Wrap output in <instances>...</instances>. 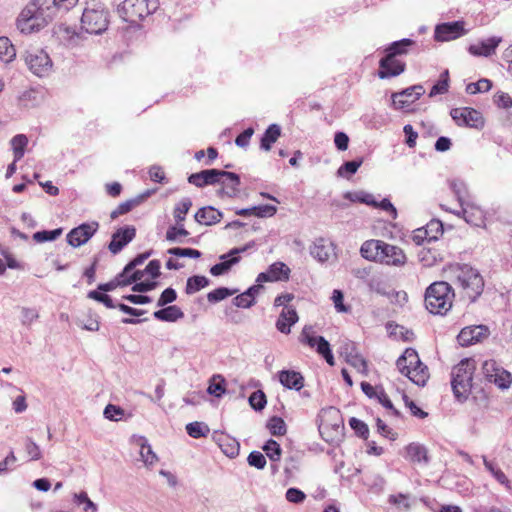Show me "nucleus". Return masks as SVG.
Segmentation results:
<instances>
[{
    "label": "nucleus",
    "mask_w": 512,
    "mask_h": 512,
    "mask_svg": "<svg viewBox=\"0 0 512 512\" xmlns=\"http://www.w3.org/2000/svg\"><path fill=\"white\" fill-rule=\"evenodd\" d=\"M450 187H451L452 191L454 192V194L456 195L459 204L462 203V201L466 200L465 196L467 194V187L463 181L452 180L450 182Z\"/></svg>",
    "instance_id": "052dcab7"
},
{
    "label": "nucleus",
    "mask_w": 512,
    "mask_h": 512,
    "mask_svg": "<svg viewBox=\"0 0 512 512\" xmlns=\"http://www.w3.org/2000/svg\"><path fill=\"white\" fill-rule=\"evenodd\" d=\"M224 177L231 180L233 187L238 183V174L218 169H208L193 173L188 177V182L196 187H204L207 185L224 183Z\"/></svg>",
    "instance_id": "6e6552de"
},
{
    "label": "nucleus",
    "mask_w": 512,
    "mask_h": 512,
    "mask_svg": "<svg viewBox=\"0 0 512 512\" xmlns=\"http://www.w3.org/2000/svg\"><path fill=\"white\" fill-rule=\"evenodd\" d=\"M27 144L28 138L24 134H18L11 139L15 161H19L24 156Z\"/></svg>",
    "instance_id": "c9c22d12"
},
{
    "label": "nucleus",
    "mask_w": 512,
    "mask_h": 512,
    "mask_svg": "<svg viewBox=\"0 0 512 512\" xmlns=\"http://www.w3.org/2000/svg\"><path fill=\"white\" fill-rule=\"evenodd\" d=\"M452 286L445 281L432 283L425 292V306L432 314L445 315L454 299Z\"/></svg>",
    "instance_id": "f03ea898"
},
{
    "label": "nucleus",
    "mask_w": 512,
    "mask_h": 512,
    "mask_svg": "<svg viewBox=\"0 0 512 512\" xmlns=\"http://www.w3.org/2000/svg\"><path fill=\"white\" fill-rule=\"evenodd\" d=\"M419 261L425 267H432L443 261V255L436 248L423 247L418 253Z\"/></svg>",
    "instance_id": "c756f323"
},
{
    "label": "nucleus",
    "mask_w": 512,
    "mask_h": 512,
    "mask_svg": "<svg viewBox=\"0 0 512 512\" xmlns=\"http://www.w3.org/2000/svg\"><path fill=\"white\" fill-rule=\"evenodd\" d=\"M492 82L489 79L483 78L475 83H469L466 86V92L468 94H477L482 92H487L491 89Z\"/></svg>",
    "instance_id": "8fccbe9b"
},
{
    "label": "nucleus",
    "mask_w": 512,
    "mask_h": 512,
    "mask_svg": "<svg viewBox=\"0 0 512 512\" xmlns=\"http://www.w3.org/2000/svg\"><path fill=\"white\" fill-rule=\"evenodd\" d=\"M136 235V229L133 226L118 229L113 235L109 243V251L112 254L119 253L128 243H130Z\"/></svg>",
    "instance_id": "f3484780"
},
{
    "label": "nucleus",
    "mask_w": 512,
    "mask_h": 512,
    "mask_svg": "<svg viewBox=\"0 0 512 512\" xmlns=\"http://www.w3.org/2000/svg\"><path fill=\"white\" fill-rule=\"evenodd\" d=\"M460 207V210L451 212L458 217H462L468 224L480 227L484 223V213L479 206L465 200L460 203Z\"/></svg>",
    "instance_id": "ddd939ff"
},
{
    "label": "nucleus",
    "mask_w": 512,
    "mask_h": 512,
    "mask_svg": "<svg viewBox=\"0 0 512 512\" xmlns=\"http://www.w3.org/2000/svg\"><path fill=\"white\" fill-rule=\"evenodd\" d=\"M141 202V197L130 199L125 202L120 203L115 210H113L110 214L112 219H116L120 215L126 214L131 211L135 206H137Z\"/></svg>",
    "instance_id": "a18cd8bd"
},
{
    "label": "nucleus",
    "mask_w": 512,
    "mask_h": 512,
    "mask_svg": "<svg viewBox=\"0 0 512 512\" xmlns=\"http://www.w3.org/2000/svg\"><path fill=\"white\" fill-rule=\"evenodd\" d=\"M344 197L352 202H361L371 206L377 205V201L374 199V196L363 191L347 192Z\"/></svg>",
    "instance_id": "a19ab883"
},
{
    "label": "nucleus",
    "mask_w": 512,
    "mask_h": 512,
    "mask_svg": "<svg viewBox=\"0 0 512 512\" xmlns=\"http://www.w3.org/2000/svg\"><path fill=\"white\" fill-rule=\"evenodd\" d=\"M39 318V313L36 309L23 307L21 309V323L24 326H30L34 321Z\"/></svg>",
    "instance_id": "680f3d73"
},
{
    "label": "nucleus",
    "mask_w": 512,
    "mask_h": 512,
    "mask_svg": "<svg viewBox=\"0 0 512 512\" xmlns=\"http://www.w3.org/2000/svg\"><path fill=\"white\" fill-rule=\"evenodd\" d=\"M238 292V289H228L225 287L217 288L208 293L207 299L209 302L216 303L225 298L232 296Z\"/></svg>",
    "instance_id": "de8ad7c7"
},
{
    "label": "nucleus",
    "mask_w": 512,
    "mask_h": 512,
    "mask_svg": "<svg viewBox=\"0 0 512 512\" xmlns=\"http://www.w3.org/2000/svg\"><path fill=\"white\" fill-rule=\"evenodd\" d=\"M16 55L14 46L7 37H0V59L3 62H10Z\"/></svg>",
    "instance_id": "58836bf2"
},
{
    "label": "nucleus",
    "mask_w": 512,
    "mask_h": 512,
    "mask_svg": "<svg viewBox=\"0 0 512 512\" xmlns=\"http://www.w3.org/2000/svg\"><path fill=\"white\" fill-rule=\"evenodd\" d=\"M396 366L399 372L408 377L418 386H424L429 378V372L413 348L405 349L404 353L397 359Z\"/></svg>",
    "instance_id": "7ed1b4c3"
},
{
    "label": "nucleus",
    "mask_w": 512,
    "mask_h": 512,
    "mask_svg": "<svg viewBox=\"0 0 512 512\" xmlns=\"http://www.w3.org/2000/svg\"><path fill=\"white\" fill-rule=\"evenodd\" d=\"M225 380L220 375H214L209 383L207 392L216 397H220L225 392Z\"/></svg>",
    "instance_id": "09e8293b"
},
{
    "label": "nucleus",
    "mask_w": 512,
    "mask_h": 512,
    "mask_svg": "<svg viewBox=\"0 0 512 512\" xmlns=\"http://www.w3.org/2000/svg\"><path fill=\"white\" fill-rule=\"evenodd\" d=\"M482 459H483V463L485 465V468L493 475V477L500 484H503V485H508L509 484V480H508L507 476L504 474V472L500 468H498L492 462L488 461L486 456H482Z\"/></svg>",
    "instance_id": "49530a36"
},
{
    "label": "nucleus",
    "mask_w": 512,
    "mask_h": 512,
    "mask_svg": "<svg viewBox=\"0 0 512 512\" xmlns=\"http://www.w3.org/2000/svg\"><path fill=\"white\" fill-rule=\"evenodd\" d=\"M189 232L184 228L183 224L170 226L166 231V240L169 242L182 243L181 237H187Z\"/></svg>",
    "instance_id": "ea45409f"
},
{
    "label": "nucleus",
    "mask_w": 512,
    "mask_h": 512,
    "mask_svg": "<svg viewBox=\"0 0 512 512\" xmlns=\"http://www.w3.org/2000/svg\"><path fill=\"white\" fill-rule=\"evenodd\" d=\"M247 461L250 466L256 467L257 469H263L266 465V458L259 451H252L249 454Z\"/></svg>",
    "instance_id": "69168bd1"
},
{
    "label": "nucleus",
    "mask_w": 512,
    "mask_h": 512,
    "mask_svg": "<svg viewBox=\"0 0 512 512\" xmlns=\"http://www.w3.org/2000/svg\"><path fill=\"white\" fill-rule=\"evenodd\" d=\"M62 234V229L57 228L51 231H38L34 233L33 239L36 242H46V241H53L56 240L60 235Z\"/></svg>",
    "instance_id": "6e6d98bb"
},
{
    "label": "nucleus",
    "mask_w": 512,
    "mask_h": 512,
    "mask_svg": "<svg viewBox=\"0 0 512 512\" xmlns=\"http://www.w3.org/2000/svg\"><path fill=\"white\" fill-rule=\"evenodd\" d=\"M186 431L192 438L205 437L209 433V427L201 422H191L186 425Z\"/></svg>",
    "instance_id": "37998d69"
},
{
    "label": "nucleus",
    "mask_w": 512,
    "mask_h": 512,
    "mask_svg": "<svg viewBox=\"0 0 512 512\" xmlns=\"http://www.w3.org/2000/svg\"><path fill=\"white\" fill-rule=\"evenodd\" d=\"M368 287L371 291L382 296H388L386 283L379 277H372L368 280Z\"/></svg>",
    "instance_id": "13d9d810"
},
{
    "label": "nucleus",
    "mask_w": 512,
    "mask_h": 512,
    "mask_svg": "<svg viewBox=\"0 0 512 512\" xmlns=\"http://www.w3.org/2000/svg\"><path fill=\"white\" fill-rule=\"evenodd\" d=\"M209 284V279L205 276H192L189 277L186 284V293L187 294H194L201 290L202 288H205Z\"/></svg>",
    "instance_id": "4c0bfd02"
},
{
    "label": "nucleus",
    "mask_w": 512,
    "mask_h": 512,
    "mask_svg": "<svg viewBox=\"0 0 512 512\" xmlns=\"http://www.w3.org/2000/svg\"><path fill=\"white\" fill-rule=\"evenodd\" d=\"M494 103L499 108L509 109L512 107V98L509 96L508 93L498 92L494 96Z\"/></svg>",
    "instance_id": "774afa93"
},
{
    "label": "nucleus",
    "mask_w": 512,
    "mask_h": 512,
    "mask_svg": "<svg viewBox=\"0 0 512 512\" xmlns=\"http://www.w3.org/2000/svg\"><path fill=\"white\" fill-rule=\"evenodd\" d=\"M153 316L160 321L176 322L184 317V313L178 306L172 305L155 311Z\"/></svg>",
    "instance_id": "bb28decb"
},
{
    "label": "nucleus",
    "mask_w": 512,
    "mask_h": 512,
    "mask_svg": "<svg viewBox=\"0 0 512 512\" xmlns=\"http://www.w3.org/2000/svg\"><path fill=\"white\" fill-rule=\"evenodd\" d=\"M378 76L381 79L395 77L400 75L405 70V63L399 61L394 56V53H387L379 62Z\"/></svg>",
    "instance_id": "2eb2a0df"
},
{
    "label": "nucleus",
    "mask_w": 512,
    "mask_h": 512,
    "mask_svg": "<svg viewBox=\"0 0 512 512\" xmlns=\"http://www.w3.org/2000/svg\"><path fill=\"white\" fill-rule=\"evenodd\" d=\"M25 62L30 71L39 77L48 75L52 69V61L49 55L42 49L26 51Z\"/></svg>",
    "instance_id": "1a4fd4ad"
},
{
    "label": "nucleus",
    "mask_w": 512,
    "mask_h": 512,
    "mask_svg": "<svg viewBox=\"0 0 512 512\" xmlns=\"http://www.w3.org/2000/svg\"><path fill=\"white\" fill-rule=\"evenodd\" d=\"M39 0L30 2L20 13L17 19V27L24 34H30L42 29L51 14H44V8L39 6Z\"/></svg>",
    "instance_id": "20e7f679"
},
{
    "label": "nucleus",
    "mask_w": 512,
    "mask_h": 512,
    "mask_svg": "<svg viewBox=\"0 0 512 512\" xmlns=\"http://www.w3.org/2000/svg\"><path fill=\"white\" fill-rule=\"evenodd\" d=\"M406 458L414 463H427V450L419 443H410L405 447Z\"/></svg>",
    "instance_id": "cd10ccee"
},
{
    "label": "nucleus",
    "mask_w": 512,
    "mask_h": 512,
    "mask_svg": "<svg viewBox=\"0 0 512 512\" xmlns=\"http://www.w3.org/2000/svg\"><path fill=\"white\" fill-rule=\"evenodd\" d=\"M218 445L222 452L230 458H234L239 454V442L228 435L222 434L218 438Z\"/></svg>",
    "instance_id": "c85d7f7f"
},
{
    "label": "nucleus",
    "mask_w": 512,
    "mask_h": 512,
    "mask_svg": "<svg viewBox=\"0 0 512 512\" xmlns=\"http://www.w3.org/2000/svg\"><path fill=\"white\" fill-rule=\"evenodd\" d=\"M263 450L271 461H279L281 458V447L275 440H268L263 446Z\"/></svg>",
    "instance_id": "5fc2aeb1"
},
{
    "label": "nucleus",
    "mask_w": 512,
    "mask_h": 512,
    "mask_svg": "<svg viewBox=\"0 0 512 512\" xmlns=\"http://www.w3.org/2000/svg\"><path fill=\"white\" fill-rule=\"evenodd\" d=\"M474 361L464 359L452 370V389L457 398H466L471 387L474 373Z\"/></svg>",
    "instance_id": "0eeeda50"
},
{
    "label": "nucleus",
    "mask_w": 512,
    "mask_h": 512,
    "mask_svg": "<svg viewBox=\"0 0 512 512\" xmlns=\"http://www.w3.org/2000/svg\"><path fill=\"white\" fill-rule=\"evenodd\" d=\"M501 37H490L479 43L472 44L469 46L468 51L473 56L489 57L495 53L496 48L501 43Z\"/></svg>",
    "instance_id": "aec40b11"
},
{
    "label": "nucleus",
    "mask_w": 512,
    "mask_h": 512,
    "mask_svg": "<svg viewBox=\"0 0 512 512\" xmlns=\"http://www.w3.org/2000/svg\"><path fill=\"white\" fill-rule=\"evenodd\" d=\"M488 335L489 329L487 326H468L460 331L457 340L461 346H470L487 338Z\"/></svg>",
    "instance_id": "4468645a"
},
{
    "label": "nucleus",
    "mask_w": 512,
    "mask_h": 512,
    "mask_svg": "<svg viewBox=\"0 0 512 512\" xmlns=\"http://www.w3.org/2000/svg\"><path fill=\"white\" fill-rule=\"evenodd\" d=\"M279 381L284 387L288 389H295L297 391L302 389L304 386L303 376L299 372L293 370L280 371Z\"/></svg>",
    "instance_id": "b1692460"
},
{
    "label": "nucleus",
    "mask_w": 512,
    "mask_h": 512,
    "mask_svg": "<svg viewBox=\"0 0 512 512\" xmlns=\"http://www.w3.org/2000/svg\"><path fill=\"white\" fill-rule=\"evenodd\" d=\"M298 321V314L293 307H284L276 321V328L283 334L291 332V326Z\"/></svg>",
    "instance_id": "412c9836"
},
{
    "label": "nucleus",
    "mask_w": 512,
    "mask_h": 512,
    "mask_svg": "<svg viewBox=\"0 0 512 512\" xmlns=\"http://www.w3.org/2000/svg\"><path fill=\"white\" fill-rule=\"evenodd\" d=\"M413 44L411 39H402L400 41L393 42L387 49L386 53H394V56L402 55L407 52V48Z\"/></svg>",
    "instance_id": "864d4df0"
},
{
    "label": "nucleus",
    "mask_w": 512,
    "mask_h": 512,
    "mask_svg": "<svg viewBox=\"0 0 512 512\" xmlns=\"http://www.w3.org/2000/svg\"><path fill=\"white\" fill-rule=\"evenodd\" d=\"M1 387H9L14 391L20 392V394L15 398V400L12 403L13 410L15 413H23L27 409V403H26V396L24 392L19 389L18 387L14 386L13 384L9 382H1Z\"/></svg>",
    "instance_id": "f704fd0d"
},
{
    "label": "nucleus",
    "mask_w": 512,
    "mask_h": 512,
    "mask_svg": "<svg viewBox=\"0 0 512 512\" xmlns=\"http://www.w3.org/2000/svg\"><path fill=\"white\" fill-rule=\"evenodd\" d=\"M192 207V201L189 197H183L173 209V217L177 225L183 224L187 213Z\"/></svg>",
    "instance_id": "473e14b6"
},
{
    "label": "nucleus",
    "mask_w": 512,
    "mask_h": 512,
    "mask_svg": "<svg viewBox=\"0 0 512 512\" xmlns=\"http://www.w3.org/2000/svg\"><path fill=\"white\" fill-rule=\"evenodd\" d=\"M449 73L448 70H445L441 73L440 79L437 81L436 84L433 85V87L430 90L429 96L433 97L438 94H444L448 91L449 87Z\"/></svg>",
    "instance_id": "c03bdc74"
},
{
    "label": "nucleus",
    "mask_w": 512,
    "mask_h": 512,
    "mask_svg": "<svg viewBox=\"0 0 512 512\" xmlns=\"http://www.w3.org/2000/svg\"><path fill=\"white\" fill-rule=\"evenodd\" d=\"M268 271L273 281L287 280L290 274L289 267L283 262L273 263L270 265Z\"/></svg>",
    "instance_id": "72a5a7b5"
},
{
    "label": "nucleus",
    "mask_w": 512,
    "mask_h": 512,
    "mask_svg": "<svg viewBox=\"0 0 512 512\" xmlns=\"http://www.w3.org/2000/svg\"><path fill=\"white\" fill-rule=\"evenodd\" d=\"M318 341L319 342H318L317 346L315 347L317 353L320 354L321 356H323L324 359L326 360V362L330 366H334L335 361H334V357H333L329 342L324 337H320V339Z\"/></svg>",
    "instance_id": "79ce46f5"
},
{
    "label": "nucleus",
    "mask_w": 512,
    "mask_h": 512,
    "mask_svg": "<svg viewBox=\"0 0 512 512\" xmlns=\"http://www.w3.org/2000/svg\"><path fill=\"white\" fill-rule=\"evenodd\" d=\"M425 92L421 85L409 87L402 92L392 95L393 104L398 109H403L411 103L415 102Z\"/></svg>",
    "instance_id": "a211bd4d"
},
{
    "label": "nucleus",
    "mask_w": 512,
    "mask_h": 512,
    "mask_svg": "<svg viewBox=\"0 0 512 512\" xmlns=\"http://www.w3.org/2000/svg\"><path fill=\"white\" fill-rule=\"evenodd\" d=\"M167 252H168V254L177 256V257L199 258L201 256L200 251H198L196 249H192V248L175 247V248L168 249Z\"/></svg>",
    "instance_id": "bf43d9fd"
},
{
    "label": "nucleus",
    "mask_w": 512,
    "mask_h": 512,
    "mask_svg": "<svg viewBox=\"0 0 512 512\" xmlns=\"http://www.w3.org/2000/svg\"><path fill=\"white\" fill-rule=\"evenodd\" d=\"M332 252V244L323 238L317 239L310 248L311 255L319 262H325L329 259Z\"/></svg>",
    "instance_id": "a878e982"
},
{
    "label": "nucleus",
    "mask_w": 512,
    "mask_h": 512,
    "mask_svg": "<svg viewBox=\"0 0 512 512\" xmlns=\"http://www.w3.org/2000/svg\"><path fill=\"white\" fill-rule=\"evenodd\" d=\"M82 28L90 34H101L109 24V12L100 2L87 3L82 18Z\"/></svg>",
    "instance_id": "39448f33"
},
{
    "label": "nucleus",
    "mask_w": 512,
    "mask_h": 512,
    "mask_svg": "<svg viewBox=\"0 0 512 512\" xmlns=\"http://www.w3.org/2000/svg\"><path fill=\"white\" fill-rule=\"evenodd\" d=\"M222 262L215 264L211 267L210 273L213 276H220L226 273L234 264L239 262V257L234 255L224 254L220 256Z\"/></svg>",
    "instance_id": "7c9ffc66"
},
{
    "label": "nucleus",
    "mask_w": 512,
    "mask_h": 512,
    "mask_svg": "<svg viewBox=\"0 0 512 512\" xmlns=\"http://www.w3.org/2000/svg\"><path fill=\"white\" fill-rule=\"evenodd\" d=\"M130 443L140 448L139 454L141 460L146 466H152L158 461V457L152 450V447L148 443L146 437L141 435H132L130 438Z\"/></svg>",
    "instance_id": "6ab92c4d"
},
{
    "label": "nucleus",
    "mask_w": 512,
    "mask_h": 512,
    "mask_svg": "<svg viewBox=\"0 0 512 512\" xmlns=\"http://www.w3.org/2000/svg\"><path fill=\"white\" fill-rule=\"evenodd\" d=\"M412 239L417 245H422L425 241L436 240L437 236H430L426 228H419L414 231Z\"/></svg>",
    "instance_id": "0e129e2a"
},
{
    "label": "nucleus",
    "mask_w": 512,
    "mask_h": 512,
    "mask_svg": "<svg viewBox=\"0 0 512 512\" xmlns=\"http://www.w3.org/2000/svg\"><path fill=\"white\" fill-rule=\"evenodd\" d=\"M451 117L459 126L481 129L484 126V119L481 113L470 107L454 108L451 110Z\"/></svg>",
    "instance_id": "9d476101"
},
{
    "label": "nucleus",
    "mask_w": 512,
    "mask_h": 512,
    "mask_svg": "<svg viewBox=\"0 0 512 512\" xmlns=\"http://www.w3.org/2000/svg\"><path fill=\"white\" fill-rule=\"evenodd\" d=\"M25 450L32 461L39 460L42 457L40 447L30 437L25 439Z\"/></svg>",
    "instance_id": "4d7b16f0"
},
{
    "label": "nucleus",
    "mask_w": 512,
    "mask_h": 512,
    "mask_svg": "<svg viewBox=\"0 0 512 512\" xmlns=\"http://www.w3.org/2000/svg\"><path fill=\"white\" fill-rule=\"evenodd\" d=\"M488 382L495 384L500 389H507L512 382V377L507 370L501 368L496 373L492 374V378L489 379Z\"/></svg>",
    "instance_id": "e433bc0d"
},
{
    "label": "nucleus",
    "mask_w": 512,
    "mask_h": 512,
    "mask_svg": "<svg viewBox=\"0 0 512 512\" xmlns=\"http://www.w3.org/2000/svg\"><path fill=\"white\" fill-rule=\"evenodd\" d=\"M281 135L280 126L277 124H271L265 131L264 135L261 138V149L265 151H269L272 147V144L277 141L279 136Z\"/></svg>",
    "instance_id": "2f4dec72"
},
{
    "label": "nucleus",
    "mask_w": 512,
    "mask_h": 512,
    "mask_svg": "<svg viewBox=\"0 0 512 512\" xmlns=\"http://www.w3.org/2000/svg\"><path fill=\"white\" fill-rule=\"evenodd\" d=\"M349 424L351 426V428L362 438H367L368 437V434H369V428L367 426L366 423H364L363 421L355 418V417H352L350 420H349Z\"/></svg>",
    "instance_id": "e2e57ef3"
},
{
    "label": "nucleus",
    "mask_w": 512,
    "mask_h": 512,
    "mask_svg": "<svg viewBox=\"0 0 512 512\" xmlns=\"http://www.w3.org/2000/svg\"><path fill=\"white\" fill-rule=\"evenodd\" d=\"M383 244L381 240H367L361 245L360 254L369 261L380 262Z\"/></svg>",
    "instance_id": "5701e85b"
},
{
    "label": "nucleus",
    "mask_w": 512,
    "mask_h": 512,
    "mask_svg": "<svg viewBox=\"0 0 512 512\" xmlns=\"http://www.w3.org/2000/svg\"><path fill=\"white\" fill-rule=\"evenodd\" d=\"M99 223L96 221L83 223L73 228L67 234V242L72 247H80L89 241V239L97 232Z\"/></svg>",
    "instance_id": "9b49d317"
},
{
    "label": "nucleus",
    "mask_w": 512,
    "mask_h": 512,
    "mask_svg": "<svg viewBox=\"0 0 512 512\" xmlns=\"http://www.w3.org/2000/svg\"><path fill=\"white\" fill-rule=\"evenodd\" d=\"M449 279L462 289L465 297L475 301L483 292L484 280L480 273L467 264H457L449 269Z\"/></svg>",
    "instance_id": "f257e3e1"
},
{
    "label": "nucleus",
    "mask_w": 512,
    "mask_h": 512,
    "mask_svg": "<svg viewBox=\"0 0 512 512\" xmlns=\"http://www.w3.org/2000/svg\"><path fill=\"white\" fill-rule=\"evenodd\" d=\"M158 0H123L118 5V14L126 22L136 23L158 8Z\"/></svg>",
    "instance_id": "423d86ee"
},
{
    "label": "nucleus",
    "mask_w": 512,
    "mask_h": 512,
    "mask_svg": "<svg viewBox=\"0 0 512 512\" xmlns=\"http://www.w3.org/2000/svg\"><path fill=\"white\" fill-rule=\"evenodd\" d=\"M267 428L274 436H282L286 433V424L280 417H272L267 423Z\"/></svg>",
    "instance_id": "3c124183"
},
{
    "label": "nucleus",
    "mask_w": 512,
    "mask_h": 512,
    "mask_svg": "<svg viewBox=\"0 0 512 512\" xmlns=\"http://www.w3.org/2000/svg\"><path fill=\"white\" fill-rule=\"evenodd\" d=\"M381 252L380 263L382 264L401 267L407 261L404 251L395 245L384 242Z\"/></svg>",
    "instance_id": "dca6fc26"
},
{
    "label": "nucleus",
    "mask_w": 512,
    "mask_h": 512,
    "mask_svg": "<svg viewBox=\"0 0 512 512\" xmlns=\"http://www.w3.org/2000/svg\"><path fill=\"white\" fill-rule=\"evenodd\" d=\"M249 404L255 411H261L267 404L266 395L262 390H257L249 396Z\"/></svg>",
    "instance_id": "603ef678"
},
{
    "label": "nucleus",
    "mask_w": 512,
    "mask_h": 512,
    "mask_svg": "<svg viewBox=\"0 0 512 512\" xmlns=\"http://www.w3.org/2000/svg\"><path fill=\"white\" fill-rule=\"evenodd\" d=\"M341 354L345 355L346 361L350 365L355 367L358 371L363 372L366 370V368H367L366 361L360 354H358V352L356 351L354 344L352 342L346 343L342 347Z\"/></svg>",
    "instance_id": "393cba45"
},
{
    "label": "nucleus",
    "mask_w": 512,
    "mask_h": 512,
    "mask_svg": "<svg viewBox=\"0 0 512 512\" xmlns=\"http://www.w3.org/2000/svg\"><path fill=\"white\" fill-rule=\"evenodd\" d=\"M465 34L464 22L454 21L437 25L434 37L437 41L445 42L457 39Z\"/></svg>",
    "instance_id": "f8f14e48"
},
{
    "label": "nucleus",
    "mask_w": 512,
    "mask_h": 512,
    "mask_svg": "<svg viewBox=\"0 0 512 512\" xmlns=\"http://www.w3.org/2000/svg\"><path fill=\"white\" fill-rule=\"evenodd\" d=\"M177 293L173 288H166L160 295L157 306L164 307L165 305L172 303L176 300Z\"/></svg>",
    "instance_id": "338daca9"
},
{
    "label": "nucleus",
    "mask_w": 512,
    "mask_h": 512,
    "mask_svg": "<svg viewBox=\"0 0 512 512\" xmlns=\"http://www.w3.org/2000/svg\"><path fill=\"white\" fill-rule=\"evenodd\" d=\"M222 217V212L212 206L202 207L194 215L197 223L206 226H211L220 222Z\"/></svg>",
    "instance_id": "4be33fe9"
}]
</instances>
